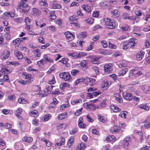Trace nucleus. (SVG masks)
Masks as SVG:
<instances>
[{"label": "nucleus", "mask_w": 150, "mask_h": 150, "mask_svg": "<svg viewBox=\"0 0 150 150\" xmlns=\"http://www.w3.org/2000/svg\"><path fill=\"white\" fill-rule=\"evenodd\" d=\"M80 65L83 67L85 68L88 65V63L87 61L86 60H82L80 63Z\"/></svg>", "instance_id": "de8ad7c7"}, {"label": "nucleus", "mask_w": 150, "mask_h": 150, "mask_svg": "<svg viewBox=\"0 0 150 150\" xmlns=\"http://www.w3.org/2000/svg\"><path fill=\"white\" fill-rule=\"evenodd\" d=\"M67 55L69 57L73 58L76 59H78V52H75L70 53H68Z\"/></svg>", "instance_id": "a878e982"}, {"label": "nucleus", "mask_w": 150, "mask_h": 150, "mask_svg": "<svg viewBox=\"0 0 150 150\" xmlns=\"http://www.w3.org/2000/svg\"><path fill=\"white\" fill-rule=\"evenodd\" d=\"M105 140L108 142L112 143L116 141V139L113 135H109L106 137Z\"/></svg>", "instance_id": "4468645a"}, {"label": "nucleus", "mask_w": 150, "mask_h": 150, "mask_svg": "<svg viewBox=\"0 0 150 150\" xmlns=\"http://www.w3.org/2000/svg\"><path fill=\"white\" fill-rule=\"evenodd\" d=\"M38 4L40 6H43L45 7H47L48 6V4L45 0H39Z\"/></svg>", "instance_id": "f704fd0d"}, {"label": "nucleus", "mask_w": 150, "mask_h": 150, "mask_svg": "<svg viewBox=\"0 0 150 150\" xmlns=\"http://www.w3.org/2000/svg\"><path fill=\"white\" fill-rule=\"evenodd\" d=\"M108 83L107 81H104L103 83L102 88L103 90H105L107 89L109 87Z\"/></svg>", "instance_id": "58836bf2"}, {"label": "nucleus", "mask_w": 150, "mask_h": 150, "mask_svg": "<svg viewBox=\"0 0 150 150\" xmlns=\"http://www.w3.org/2000/svg\"><path fill=\"white\" fill-rule=\"evenodd\" d=\"M129 46V43L128 41H125L123 42V49L126 50L127 49Z\"/></svg>", "instance_id": "e433bc0d"}, {"label": "nucleus", "mask_w": 150, "mask_h": 150, "mask_svg": "<svg viewBox=\"0 0 150 150\" xmlns=\"http://www.w3.org/2000/svg\"><path fill=\"white\" fill-rule=\"evenodd\" d=\"M99 58L97 57L94 56L92 57L91 58V62L94 64H99L100 62L99 61Z\"/></svg>", "instance_id": "6ab92c4d"}, {"label": "nucleus", "mask_w": 150, "mask_h": 150, "mask_svg": "<svg viewBox=\"0 0 150 150\" xmlns=\"http://www.w3.org/2000/svg\"><path fill=\"white\" fill-rule=\"evenodd\" d=\"M88 80L89 82L90 83H91V85H92L95 83L96 80L95 79L91 78H88Z\"/></svg>", "instance_id": "338daca9"}, {"label": "nucleus", "mask_w": 150, "mask_h": 150, "mask_svg": "<svg viewBox=\"0 0 150 150\" xmlns=\"http://www.w3.org/2000/svg\"><path fill=\"white\" fill-rule=\"evenodd\" d=\"M22 75H23V76L26 79H29L32 76L30 74L27 73L26 72H23L22 73Z\"/></svg>", "instance_id": "3c124183"}, {"label": "nucleus", "mask_w": 150, "mask_h": 150, "mask_svg": "<svg viewBox=\"0 0 150 150\" xmlns=\"http://www.w3.org/2000/svg\"><path fill=\"white\" fill-rule=\"evenodd\" d=\"M33 52L35 54V55L36 56L40 57V56L41 54L39 49H36V50H33Z\"/></svg>", "instance_id": "8fccbe9b"}, {"label": "nucleus", "mask_w": 150, "mask_h": 150, "mask_svg": "<svg viewBox=\"0 0 150 150\" xmlns=\"http://www.w3.org/2000/svg\"><path fill=\"white\" fill-rule=\"evenodd\" d=\"M60 77L64 81L68 82H71L72 80L70 74L68 72H64L59 74Z\"/></svg>", "instance_id": "f257e3e1"}, {"label": "nucleus", "mask_w": 150, "mask_h": 150, "mask_svg": "<svg viewBox=\"0 0 150 150\" xmlns=\"http://www.w3.org/2000/svg\"><path fill=\"white\" fill-rule=\"evenodd\" d=\"M141 89L145 93H150V87L146 85H143L141 86Z\"/></svg>", "instance_id": "dca6fc26"}, {"label": "nucleus", "mask_w": 150, "mask_h": 150, "mask_svg": "<svg viewBox=\"0 0 150 150\" xmlns=\"http://www.w3.org/2000/svg\"><path fill=\"white\" fill-rule=\"evenodd\" d=\"M57 17L55 15V12L54 11H52L50 12L49 18L50 21L55 19Z\"/></svg>", "instance_id": "cd10ccee"}, {"label": "nucleus", "mask_w": 150, "mask_h": 150, "mask_svg": "<svg viewBox=\"0 0 150 150\" xmlns=\"http://www.w3.org/2000/svg\"><path fill=\"white\" fill-rule=\"evenodd\" d=\"M69 59L67 58H62L61 60L59 61V62H62L64 64H66L68 61Z\"/></svg>", "instance_id": "5fc2aeb1"}, {"label": "nucleus", "mask_w": 150, "mask_h": 150, "mask_svg": "<svg viewBox=\"0 0 150 150\" xmlns=\"http://www.w3.org/2000/svg\"><path fill=\"white\" fill-rule=\"evenodd\" d=\"M120 127L116 126H113L110 128V132L112 133H114L120 131Z\"/></svg>", "instance_id": "5701e85b"}, {"label": "nucleus", "mask_w": 150, "mask_h": 150, "mask_svg": "<svg viewBox=\"0 0 150 150\" xmlns=\"http://www.w3.org/2000/svg\"><path fill=\"white\" fill-rule=\"evenodd\" d=\"M67 126V125L64 123H61L59 124L57 126V128L58 129L63 128L64 129Z\"/></svg>", "instance_id": "052dcab7"}, {"label": "nucleus", "mask_w": 150, "mask_h": 150, "mask_svg": "<svg viewBox=\"0 0 150 150\" xmlns=\"http://www.w3.org/2000/svg\"><path fill=\"white\" fill-rule=\"evenodd\" d=\"M123 96L124 98L126 100L130 101L132 99V95L127 92H125L123 94Z\"/></svg>", "instance_id": "f3484780"}, {"label": "nucleus", "mask_w": 150, "mask_h": 150, "mask_svg": "<svg viewBox=\"0 0 150 150\" xmlns=\"http://www.w3.org/2000/svg\"><path fill=\"white\" fill-rule=\"evenodd\" d=\"M79 71L76 69H74L71 71V74L72 75L75 76L77 74L79 73Z\"/></svg>", "instance_id": "69168bd1"}, {"label": "nucleus", "mask_w": 150, "mask_h": 150, "mask_svg": "<svg viewBox=\"0 0 150 150\" xmlns=\"http://www.w3.org/2000/svg\"><path fill=\"white\" fill-rule=\"evenodd\" d=\"M127 114V112L126 111H123L121 112L119 115V116L120 117L123 118H126V116Z\"/></svg>", "instance_id": "4d7b16f0"}, {"label": "nucleus", "mask_w": 150, "mask_h": 150, "mask_svg": "<svg viewBox=\"0 0 150 150\" xmlns=\"http://www.w3.org/2000/svg\"><path fill=\"white\" fill-rule=\"evenodd\" d=\"M11 70L7 66L3 67L0 71V76L5 74H8L11 72Z\"/></svg>", "instance_id": "0eeeda50"}, {"label": "nucleus", "mask_w": 150, "mask_h": 150, "mask_svg": "<svg viewBox=\"0 0 150 150\" xmlns=\"http://www.w3.org/2000/svg\"><path fill=\"white\" fill-rule=\"evenodd\" d=\"M111 14L112 17H117L120 15V13L117 10H114L111 11Z\"/></svg>", "instance_id": "aec40b11"}, {"label": "nucleus", "mask_w": 150, "mask_h": 150, "mask_svg": "<svg viewBox=\"0 0 150 150\" xmlns=\"http://www.w3.org/2000/svg\"><path fill=\"white\" fill-rule=\"evenodd\" d=\"M74 141V138L72 136L71 137L68 141L67 144L70 147Z\"/></svg>", "instance_id": "ea45409f"}, {"label": "nucleus", "mask_w": 150, "mask_h": 150, "mask_svg": "<svg viewBox=\"0 0 150 150\" xmlns=\"http://www.w3.org/2000/svg\"><path fill=\"white\" fill-rule=\"evenodd\" d=\"M61 8L60 4L55 1H53L51 4V8L54 9H60Z\"/></svg>", "instance_id": "2eb2a0df"}, {"label": "nucleus", "mask_w": 150, "mask_h": 150, "mask_svg": "<svg viewBox=\"0 0 150 150\" xmlns=\"http://www.w3.org/2000/svg\"><path fill=\"white\" fill-rule=\"evenodd\" d=\"M65 139L64 138H62L61 139L60 141L59 142L55 143V146H60L64 144L65 143Z\"/></svg>", "instance_id": "79ce46f5"}, {"label": "nucleus", "mask_w": 150, "mask_h": 150, "mask_svg": "<svg viewBox=\"0 0 150 150\" xmlns=\"http://www.w3.org/2000/svg\"><path fill=\"white\" fill-rule=\"evenodd\" d=\"M56 82L55 78L54 76L52 77V79L49 80L48 83L50 84H53Z\"/></svg>", "instance_id": "774afa93"}, {"label": "nucleus", "mask_w": 150, "mask_h": 150, "mask_svg": "<svg viewBox=\"0 0 150 150\" xmlns=\"http://www.w3.org/2000/svg\"><path fill=\"white\" fill-rule=\"evenodd\" d=\"M67 116V113L66 112H64L58 115L57 118L58 120H62L66 118Z\"/></svg>", "instance_id": "b1692460"}, {"label": "nucleus", "mask_w": 150, "mask_h": 150, "mask_svg": "<svg viewBox=\"0 0 150 150\" xmlns=\"http://www.w3.org/2000/svg\"><path fill=\"white\" fill-rule=\"evenodd\" d=\"M78 58H80L81 57H84L87 55V54L84 52H78Z\"/></svg>", "instance_id": "09e8293b"}, {"label": "nucleus", "mask_w": 150, "mask_h": 150, "mask_svg": "<svg viewBox=\"0 0 150 150\" xmlns=\"http://www.w3.org/2000/svg\"><path fill=\"white\" fill-rule=\"evenodd\" d=\"M78 131V129L77 128H76L70 131V133L71 134L73 135L76 133Z\"/></svg>", "instance_id": "680f3d73"}, {"label": "nucleus", "mask_w": 150, "mask_h": 150, "mask_svg": "<svg viewBox=\"0 0 150 150\" xmlns=\"http://www.w3.org/2000/svg\"><path fill=\"white\" fill-rule=\"evenodd\" d=\"M86 147L84 143L82 142L78 144L76 150H84Z\"/></svg>", "instance_id": "4be33fe9"}, {"label": "nucleus", "mask_w": 150, "mask_h": 150, "mask_svg": "<svg viewBox=\"0 0 150 150\" xmlns=\"http://www.w3.org/2000/svg\"><path fill=\"white\" fill-rule=\"evenodd\" d=\"M60 89L63 90L64 88H68L70 87V85L68 83H65L61 84L59 86Z\"/></svg>", "instance_id": "bb28decb"}, {"label": "nucleus", "mask_w": 150, "mask_h": 150, "mask_svg": "<svg viewBox=\"0 0 150 150\" xmlns=\"http://www.w3.org/2000/svg\"><path fill=\"white\" fill-rule=\"evenodd\" d=\"M10 55L9 51L7 50H5L1 53V57L2 59H6L8 58Z\"/></svg>", "instance_id": "423d86ee"}, {"label": "nucleus", "mask_w": 150, "mask_h": 150, "mask_svg": "<svg viewBox=\"0 0 150 150\" xmlns=\"http://www.w3.org/2000/svg\"><path fill=\"white\" fill-rule=\"evenodd\" d=\"M144 52L142 50L138 52L136 56V58L138 61L141 60L143 58Z\"/></svg>", "instance_id": "f8f14e48"}, {"label": "nucleus", "mask_w": 150, "mask_h": 150, "mask_svg": "<svg viewBox=\"0 0 150 150\" xmlns=\"http://www.w3.org/2000/svg\"><path fill=\"white\" fill-rule=\"evenodd\" d=\"M81 102L82 100L81 99H77L72 100L71 101V104L73 105H74Z\"/></svg>", "instance_id": "a19ab883"}, {"label": "nucleus", "mask_w": 150, "mask_h": 150, "mask_svg": "<svg viewBox=\"0 0 150 150\" xmlns=\"http://www.w3.org/2000/svg\"><path fill=\"white\" fill-rule=\"evenodd\" d=\"M110 108L111 110L115 112H117L121 111L120 109L117 106L113 105H112L110 106Z\"/></svg>", "instance_id": "7c9ffc66"}, {"label": "nucleus", "mask_w": 150, "mask_h": 150, "mask_svg": "<svg viewBox=\"0 0 150 150\" xmlns=\"http://www.w3.org/2000/svg\"><path fill=\"white\" fill-rule=\"evenodd\" d=\"M137 108L143 109L146 111H148L149 110V108L148 106L143 104L139 105L137 106Z\"/></svg>", "instance_id": "473e14b6"}, {"label": "nucleus", "mask_w": 150, "mask_h": 150, "mask_svg": "<svg viewBox=\"0 0 150 150\" xmlns=\"http://www.w3.org/2000/svg\"><path fill=\"white\" fill-rule=\"evenodd\" d=\"M16 22L21 23L23 21V20L21 18H14L13 19Z\"/></svg>", "instance_id": "0e129e2a"}, {"label": "nucleus", "mask_w": 150, "mask_h": 150, "mask_svg": "<svg viewBox=\"0 0 150 150\" xmlns=\"http://www.w3.org/2000/svg\"><path fill=\"white\" fill-rule=\"evenodd\" d=\"M128 71V69L127 68H125L120 70L118 73L119 76H123L125 75L127 72Z\"/></svg>", "instance_id": "412c9836"}, {"label": "nucleus", "mask_w": 150, "mask_h": 150, "mask_svg": "<svg viewBox=\"0 0 150 150\" xmlns=\"http://www.w3.org/2000/svg\"><path fill=\"white\" fill-rule=\"evenodd\" d=\"M122 64H117L119 67H122L126 66L127 65V62L126 60H123L122 62Z\"/></svg>", "instance_id": "603ef678"}, {"label": "nucleus", "mask_w": 150, "mask_h": 150, "mask_svg": "<svg viewBox=\"0 0 150 150\" xmlns=\"http://www.w3.org/2000/svg\"><path fill=\"white\" fill-rule=\"evenodd\" d=\"M18 8L24 12L28 11L29 9V6L27 3L23 1H21L20 3Z\"/></svg>", "instance_id": "20e7f679"}, {"label": "nucleus", "mask_w": 150, "mask_h": 150, "mask_svg": "<svg viewBox=\"0 0 150 150\" xmlns=\"http://www.w3.org/2000/svg\"><path fill=\"white\" fill-rule=\"evenodd\" d=\"M29 114L32 116L34 117H37L38 115V112L36 110L30 111L29 113Z\"/></svg>", "instance_id": "72a5a7b5"}, {"label": "nucleus", "mask_w": 150, "mask_h": 150, "mask_svg": "<svg viewBox=\"0 0 150 150\" xmlns=\"http://www.w3.org/2000/svg\"><path fill=\"white\" fill-rule=\"evenodd\" d=\"M123 18L124 19H129L132 20L133 18L132 16H129L127 13H124L123 15Z\"/></svg>", "instance_id": "c03bdc74"}, {"label": "nucleus", "mask_w": 150, "mask_h": 150, "mask_svg": "<svg viewBox=\"0 0 150 150\" xmlns=\"http://www.w3.org/2000/svg\"><path fill=\"white\" fill-rule=\"evenodd\" d=\"M83 106L85 108L95 110L96 109V106L92 104H89L88 103H85L83 104Z\"/></svg>", "instance_id": "6e6552de"}, {"label": "nucleus", "mask_w": 150, "mask_h": 150, "mask_svg": "<svg viewBox=\"0 0 150 150\" xmlns=\"http://www.w3.org/2000/svg\"><path fill=\"white\" fill-rule=\"evenodd\" d=\"M51 115L49 114H47L42 117V120L44 122L48 121L51 117Z\"/></svg>", "instance_id": "c756f323"}, {"label": "nucleus", "mask_w": 150, "mask_h": 150, "mask_svg": "<svg viewBox=\"0 0 150 150\" xmlns=\"http://www.w3.org/2000/svg\"><path fill=\"white\" fill-rule=\"evenodd\" d=\"M130 75L135 77H137L142 74V71L139 70L137 67H134L129 71Z\"/></svg>", "instance_id": "7ed1b4c3"}, {"label": "nucleus", "mask_w": 150, "mask_h": 150, "mask_svg": "<svg viewBox=\"0 0 150 150\" xmlns=\"http://www.w3.org/2000/svg\"><path fill=\"white\" fill-rule=\"evenodd\" d=\"M67 39L69 41L73 40L74 38V36L69 31H67L65 33Z\"/></svg>", "instance_id": "9b49d317"}, {"label": "nucleus", "mask_w": 150, "mask_h": 150, "mask_svg": "<svg viewBox=\"0 0 150 150\" xmlns=\"http://www.w3.org/2000/svg\"><path fill=\"white\" fill-rule=\"evenodd\" d=\"M115 99L119 103H122V99L121 96L118 93H116L115 94Z\"/></svg>", "instance_id": "c85d7f7f"}, {"label": "nucleus", "mask_w": 150, "mask_h": 150, "mask_svg": "<svg viewBox=\"0 0 150 150\" xmlns=\"http://www.w3.org/2000/svg\"><path fill=\"white\" fill-rule=\"evenodd\" d=\"M54 87V86L50 85H47L46 86V89L47 92L49 93H51V92L52 89L53 87Z\"/></svg>", "instance_id": "49530a36"}, {"label": "nucleus", "mask_w": 150, "mask_h": 150, "mask_svg": "<svg viewBox=\"0 0 150 150\" xmlns=\"http://www.w3.org/2000/svg\"><path fill=\"white\" fill-rule=\"evenodd\" d=\"M84 21L86 22V23L89 24H92L94 22V19L92 18H89L84 20Z\"/></svg>", "instance_id": "bf43d9fd"}, {"label": "nucleus", "mask_w": 150, "mask_h": 150, "mask_svg": "<svg viewBox=\"0 0 150 150\" xmlns=\"http://www.w3.org/2000/svg\"><path fill=\"white\" fill-rule=\"evenodd\" d=\"M112 64H106L104 66L105 72L107 74L111 73L112 71Z\"/></svg>", "instance_id": "39448f33"}, {"label": "nucleus", "mask_w": 150, "mask_h": 150, "mask_svg": "<svg viewBox=\"0 0 150 150\" xmlns=\"http://www.w3.org/2000/svg\"><path fill=\"white\" fill-rule=\"evenodd\" d=\"M22 140L27 142H30L33 141V139L30 137H24L22 139Z\"/></svg>", "instance_id": "37998d69"}, {"label": "nucleus", "mask_w": 150, "mask_h": 150, "mask_svg": "<svg viewBox=\"0 0 150 150\" xmlns=\"http://www.w3.org/2000/svg\"><path fill=\"white\" fill-rule=\"evenodd\" d=\"M144 126L145 128H149L150 129V122H148V120H146L145 121Z\"/></svg>", "instance_id": "6e6d98bb"}, {"label": "nucleus", "mask_w": 150, "mask_h": 150, "mask_svg": "<svg viewBox=\"0 0 150 150\" xmlns=\"http://www.w3.org/2000/svg\"><path fill=\"white\" fill-rule=\"evenodd\" d=\"M129 42L130 44V47L133 48L137 45L138 40L134 38H132L129 39Z\"/></svg>", "instance_id": "ddd939ff"}, {"label": "nucleus", "mask_w": 150, "mask_h": 150, "mask_svg": "<svg viewBox=\"0 0 150 150\" xmlns=\"http://www.w3.org/2000/svg\"><path fill=\"white\" fill-rule=\"evenodd\" d=\"M81 7L84 10L88 12H89L90 11L91 7L90 6L87 5H83L81 6Z\"/></svg>", "instance_id": "c9c22d12"}, {"label": "nucleus", "mask_w": 150, "mask_h": 150, "mask_svg": "<svg viewBox=\"0 0 150 150\" xmlns=\"http://www.w3.org/2000/svg\"><path fill=\"white\" fill-rule=\"evenodd\" d=\"M32 13L33 15L36 16H39L41 14V11L35 8H33L32 9Z\"/></svg>", "instance_id": "393cba45"}, {"label": "nucleus", "mask_w": 150, "mask_h": 150, "mask_svg": "<svg viewBox=\"0 0 150 150\" xmlns=\"http://www.w3.org/2000/svg\"><path fill=\"white\" fill-rule=\"evenodd\" d=\"M92 70L94 72L96 75H98L99 74V71L98 68L96 66H94L92 67Z\"/></svg>", "instance_id": "a18cd8bd"}, {"label": "nucleus", "mask_w": 150, "mask_h": 150, "mask_svg": "<svg viewBox=\"0 0 150 150\" xmlns=\"http://www.w3.org/2000/svg\"><path fill=\"white\" fill-rule=\"evenodd\" d=\"M13 42L15 45H18L21 43L19 38H17L13 40Z\"/></svg>", "instance_id": "13d9d810"}, {"label": "nucleus", "mask_w": 150, "mask_h": 150, "mask_svg": "<svg viewBox=\"0 0 150 150\" xmlns=\"http://www.w3.org/2000/svg\"><path fill=\"white\" fill-rule=\"evenodd\" d=\"M130 137H127L122 142V145L124 147L126 148L128 147L129 145V142H130Z\"/></svg>", "instance_id": "1a4fd4ad"}, {"label": "nucleus", "mask_w": 150, "mask_h": 150, "mask_svg": "<svg viewBox=\"0 0 150 150\" xmlns=\"http://www.w3.org/2000/svg\"><path fill=\"white\" fill-rule=\"evenodd\" d=\"M14 54L16 57L18 59H21L23 57V55L18 50L14 51Z\"/></svg>", "instance_id": "a211bd4d"}, {"label": "nucleus", "mask_w": 150, "mask_h": 150, "mask_svg": "<svg viewBox=\"0 0 150 150\" xmlns=\"http://www.w3.org/2000/svg\"><path fill=\"white\" fill-rule=\"evenodd\" d=\"M43 57L45 59L44 60H45L46 62L47 61L49 63H51L52 64L53 63L54 61L50 58H48L46 54H44L43 56Z\"/></svg>", "instance_id": "4c0bfd02"}, {"label": "nucleus", "mask_w": 150, "mask_h": 150, "mask_svg": "<svg viewBox=\"0 0 150 150\" xmlns=\"http://www.w3.org/2000/svg\"><path fill=\"white\" fill-rule=\"evenodd\" d=\"M45 60H44V59H42L39 61L38 62L37 64L39 67L41 68H43V65L45 64H46Z\"/></svg>", "instance_id": "2f4dec72"}, {"label": "nucleus", "mask_w": 150, "mask_h": 150, "mask_svg": "<svg viewBox=\"0 0 150 150\" xmlns=\"http://www.w3.org/2000/svg\"><path fill=\"white\" fill-rule=\"evenodd\" d=\"M18 102L20 103H28L27 101L25 98H21L19 99Z\"/></svg>", "instance_id": "864d4df0"}, {"label": "nucleus", "mask_w": 150, "mask_h": 150, "mask_svg": "<svg viewBox=\"0 0 150 150\" xmlns=\"http://www.w3.org/2000/svg\"><path fill=\"white\" fill-rule=\"evenodd\" d=\"M78 125L80 128H85L86 126V125L83 122V120L82 117L79 118L78 121Z\"/></svg>", "instance_id": "9d476101"}, {"label": "nucleus", "mask_w": 150, "mask_h": 150, "mask_svg": "<svg viewBox=\"0 0 150 150\" xmlns=\"http://www.w3.org/2000/svg\"><path fill=\"white\" fill-rule=\"evenodd\" d=\"M103 20L105 22V25L107 28L112 29L115 28V24L113 20L108 18H104Z\"/></svg>", "instance_id": "f03ea898"}, {"label": "nucleus", "mask_w": 150, "mask_h": 150, "mask_svg": "<svg viewBox=\"0 0 150 150\" xmlns=\"http://www.w3.org/2000/svg\"><path fill=\"white\" fill-rule=\"evenodd\" d=\"M98 120L102 122H104L105 121V120L100 114H98Z\"/></svg>", "instance_id": "e2e57ef3"}]
</instances>
